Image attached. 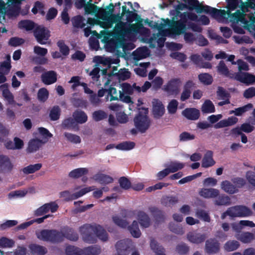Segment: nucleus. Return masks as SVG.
Returning <instances> with one entry per match:
<instances>
[{
    "label": "nucleus",
    "instance_id": "1",
    "mask_svg": "<svg viewBox=\"0 0 255 255\" xmlns=\"http://www.w3.org/2000/svg\"><path fill=\"white\" fill-rule=\"evenodd\" d=\"M186 4V9L192 11L195 10L197 13H205L210 14L212 17L213 14H217L219 10L208 5H203L198 0H183Z\"/></svg>",
    "mask_w": 255,
    "mask_h": 255
},
{
    "label": "nucleus",
    "instance_id": "2",
    "mask_svg": "<svg viewBox=\"0 0 255 255\" xmlns=\"http://www.w3.org/2000/svg\"><path fill=\"white\" fill-rule=\"evenodd\" d=\"M121 3L118 2L114 5L113 3H110L106 8H101L99 10V14L102 16L103 19L109 17L107 24L109 27H111L114 23H116L117 20L121 19L122 16H120V13L117 14H113L115 7H119V12H120Z\"/></svg>",
    "mask_w": 255,
    "mask_h": 255
},
{
    "label": "nucleus",
    "instance_id": "3",
    "mask_svg": "<svg viewBox=\"0 0 255 255\" xmlns=\"http://www.w3.org/2000/svg\"><path fill=\"white\" fill-rule=\"evenodd\" d=\"M37 238L44 242L58 244L62 242V232L56 229H43L36 233Z\"/></svg>",
    "mask_w": 255,
    "mask_h": 255
},
{
    "label": "nucleus",
    "instance_id": "4",
    "mask_svg": "<svg viewBox=\"0 0 255 255\" xmlns=\"http://www.w3.org/2000/svg\"><path fill=\"white\" fill-rule=\"evenodd\" d=\"M97 224H85L80 227L79 231L83 241L88 244H94L96 242V233L97 230Z\"/></svg>",
    "mask_w": 255,
    "mask_h": 255
},
{
    "label": "nucleus",
    "instance_id": "5",
    "mask_svg": "<svg viewBox=\"0 0 255 255\" xmlns=\"http://www.w3.org/2000/svg\"><path fill=\"white\" fill-rule=\"evenodd\" d=\"M219 11L216 12L217 14H213L212 17L216 19H227L230 18L231 22L242 21L244 18V14L241 12L240 10H237L235 13H232L231 11H226L224 9H219Z\"/></svg>",
    "mask_w": 255,
    "mask_h": 255
},
{
    "label": "nucleus",
    "instance_id": "6",
    "mask_svg": "<svg viewBox=\"0 0 255 255\" xmlns=\"http://www.w3.org/2000/svg\"><path fill=\"white\" fill-rule=\"evenodd\" d=\"M116 22L114 28V33L119 37H123L131 32H135L136 31L135 24L128 25L127 23L122 22L121 21V19L117 20Z\"/></svg>",
    "mask_w": 255,
    "mask_h": 255
},
{
    "label": "nucleus",
    "instance_id": "7",
    "mask_svg": "<svg viewBox=\"0 0 255 255\" xmlns=\"http://www.w3.org/2000/svg\"><path fill=\"white\" fill-rule=\"evenodd\" d=\"M118 255H128L135 249V246L131 240L126 239L117 242L115 245Z\"/></svg>",
    "mask_w": 255,
    "mask_h": 255
},
{
    "label": "nucleus",
    "instance_id": "8",
    "mask_svg": "<svg viewBox=\"0 0 255 255\" xmlns=\"http://www.w3.org/2000/svg\"><path fill=\"white\" fill-rule=\"evenodd\" d=\"M133 122L134 126L141 133H144L149 128L150 122L146 115H142L140 113L136 116Z\"/></svg>",
    "mask_w": 255,
    "mask_h": 255
},
{
    "label": "nucleus",
    "instance_id": "9",
    "mask_svg": "<svg viewBox=\"0 0 255 255\" xmlns=\"http://www.w3.org/2000/svg\"><path fill=\"white\" fill-rule=\"evenodd\" d=\"M231 79L235 80L249 86L255 83V75L248 72L239 71L234 73Z\"/></svg>",
    "mask_w": 255,
    "mask_h": 255
},
{
    "label": "nucleus",
    "instance_id": "10",
    "mask_svg": "<svg viewBox=\"0 0 255 255\" xmlns=\"http://www.w3.org/2000/svg\"><path fill=\"white\" fill-rule=\"evenodd\" d=\"M33 35L37 41L40 44H45L50 36V31L43 26H38L33 31Z\"/></svg>",
    "mask_w": 255,
    "mask_h": 255
},
{
    "label": "nucleus",
    "instance_id": "11",
    "mask_svg": "<svg viewBox=\"0 0 255 255\" xmlns=\"http://www.w3.org/2000/svg\"><path fill=\"white\" fill-rule=\"evenodd\" d=\"M187 29V26L180 21L175 20L174 17L172 18V25H171L166 32L171 36H175L183 34Z\"/></svg>",
    "mask_w": 255,
    "mask_h": 255
},
{
    "label": "nucleus",
    "instance_id": "12",
    "mask_svg": "<svg viewBox=\"0 0 255 255\" xmlns=\"http://www.w3.org/2000/svg\"><path fill=\"white\" fill-rule=\"evenodd\" d=\"M232 217H248L252 214V210L248 207L244 205H237L230 207Z\"/></svg>",
    "mask_w": 255,
    "mask_h": 255
},
{
    "label": "nucleus",
    "instance_id": "13",
    "mask_svg": "<svg viewBox=\"0 0 255 255\" xmlns=\"http://www.w3.org/2000/svg\"><path fill=\"white\" fill-rule=\"evenodd\" d=\"M181 81L179 78H172L164 86L163 90L169 95L177 94Z\"/></svg>",
    "mask_w": 255,
    "mask_h": 255
},
{
    "label": "nucleus",
    "instance_id": "14",
    "mask_svg": "<svg viewBox=\"0 0 255 255\" xmlns=\"http://www.w3.org/2000/svg\"><path fill=\"white\" fill-rule=\"evenodd\" d=\"M220 250V244L215 238L208 239L205 242V251L208 254H216Z\"/></svg>",
    "mask_w": 255,
    "mask_h": 255
},
{
    "label": "nucleus",
    "instance_id": "15",
    "mask_svg": "<svg viewBox=\"0 0 255 255\" xmlns=\"http://www.w3.org/2000/svg\"><path fill=\"white\" fill-rule=\"evenodd\" d=\"M42 82L45 85H49L55 83L57 80V73L53 70L45 72L41 76Z\"/></svg>",
    "mask_w": 255,
    "mask_h": 255
},
{
    "label": "nucleus",
    "instance_id": "16",
    "mask_svg": "<svg viewBox=\"0 0 255 255\" xmlns=\"http://www.w3.org/2000/svg\"><path fill=\"white\" fill-rule=\"evenodd\" d=\"M207 236L206 234L197 232H189L187 235V238L191 243L199 244L204 242Z\"/></svg>",
    "mask_w": 255,
    "mask_h": 255
},
{
    "label": "nucleus",
    "instance_id": "17",
    "mask_svg": "<svg viewBox=\"0 0 255 255\" xmlns=\"http://www.w3.org/2000/svg\"><path fill=\"white\" fill-rule=\"evenodd\" d=\"M182 114L186 119L191 121L198 120L200 115L199 110L193 108H186L182 111Z\"/></svg>",
    "mask_w": 255,
    "mask_h": 255
},
{
    "label": "nucleus",
    "instance_id": "18",
    "mask_svg": "<svg viewBox=\"0 0 255 255\" xmlns=\"http://www.w3.org/2000/svg\"><path fill=\"white\" fill-rule=\"evenodd\" d=\"M62 234L63 236L62 242L64 241V238L69 241L74 242L78 241L79 239L78 234L73 229L68 227H67L63 229V232H62Z\"/></svg>",
    "mask_w": 255,
    "mask_h": 255
},
{
    "label": "nucleus",
    "instance_id": "19",
    "mask_svg": "<svg viewBox=\"0 0 255 255\" xmlns=\"http://www.w3.org/2000/svg\"><path fill=\"white\" fill-rule=\"evenodd\" d=\"M0 166L3 168L0 169V172L4 173L10 172L13 168L9 158L3 155H0Z\"/></svg>",
    "mask_w": 255,
    "mask_h": 255
},
{
    "label": "nucleus",
    "instance_id": "20",
    "mask_svg": "<svg viewBox=\"0 0 255 255\" xmlns=\"http://www.w3.org/2000/svg\"><path fill=\"white\" fill-rule=\"evenodd\" d=\"M238 122V119L237 118L232 116L228 118L227 119L220 121L214 125V128L217 129L232 126L237 124Z\"/></svg>",
    "mask_w": 255,
    "mask_h": 255
},
{
    "label": "nucleus",
    "instance_id": "21",
    "mask_svg": "<svg viewBox=\"0 0 255 255\" xmlns=\"http://www.w3.org/2000/svg\"><path fill=\"white\" fill-rule=\"evenodd\" d=\"M236 238L244 244L250 243L255 240V235L253 233L249 232H244L241 234H237L236 235Z\"/></svg>",
    "mask_w": 255,
    "mask_h": 255
},
{
    "label": "nucleus",
    "instance_id": "22",
    "mask_svg": "<svg viewBox=\"0 0 255 255\" xmlns=\"http://www.w3.org/2000/svg\"><path fill=\"white\" fill-rule=\"evenodd\" d=\"M131 73L128 69L123 68L120 69L117 73L111 72L108 74V77H111L113 76H116L118 80L120 81H125L130 77Z\"/></svg>",
    "mask_w": 255,
    "mask_h": 255
},
{
    "label": "nucleus",
    "instance_id": "23",
    "mask_svg": "<svg viewBox=\"0 0 255 255\" xmlns=\"http://www.w3.org/2000/svg\"><path fill=\"white\" fill-rule=\"evenodd\" d=\"M213 152L211 150H208L202 160V166L204 168H208L213 166L215 161L213 158Z\"/></svg>",
    "mask_w": 255,
    "mask_h": 255
},
{
    "label": "nucleus",
    "instance_id": "24",
    "mask_svg": "<svg viewBox=\"0 0 255 255\" xmlns=\"http://www.w3.org/2000/svg\"><path fill=\"white\" fill-rule=\"evenodd\" d=\"M137 220L142 228H146L150 225V219L147 214L142 211L138 212Z\"/></svg>",
    "mask_w": 255,
    "mask_h": 255
},
{
    "label": "nucleus",
    "instance_id": "25",
    "mask_svg": "<svg viewBox=\"0 0 255 255\" xmlns=\"http://www.w3.org/2000/svg\"><path fill=\"white\" fill-rule=\"evenodd\" d=\"M149 210L156 223H159L164 221L165 216L162 211L155 207H149Z\"/></svg>",
    "mask_w": 255,
    "mask_h": 255
},
{
    "label": "nucleus",
    "instance_id": "26",
    "mask_svg": "<svg viewBox=\"0 0 255 255\" xmlns=\"http://www.w3.org/2000/svg\"><path fill=\"white\" fill-rule=\"evenodd\" d=\"M72 117L75 120L77 124H83L88 121V116L86 113L80 110H75L73 113Z\"/></svg>",
    "mask_w": 255,
    "mask_h": 255
},
{
    "label": "nucleus",
    "instance_id": "27",
    "mask_svg": "<svg viewBox=\"0 0 255 255\" xmlns=\"http://www.w3.org/2000/svg\"><path fill=\"white\" fill-rule=\"evenodd\" d=\"M218 72L225 77L229 78L231 79V77L233 76L234 73L231 72L224 61L221 60L219 62L218 66H217Z\"/></svg>",
    "mask_w": 255,
    "mask_h": 255
},
{
    "label": "nucleus",
    "instance_id": "28",
    "mask_svg": "<svg viewBox=\"0 0 255 255\" xmlns=\"http://www.w3.org/2000/svg\"><path fill=\"white\" fill-rule=\"evenodd\" d=\"M180 18V19L178 21L183 24H185L186 26H187V23L189 22L188 21V20H190L193 21H195L197 19V15L191 11H186L182 12V13L181 14Z\"/></svg>",
    "mask_w": 255,
    "mask_h": 255
},
{
    "label": "nucleus",
    "instance_id": "29",
    "mask_svg": "<svg viewBox=\"0 0 255 255\" xmlns=\"http://www.w3.org/2000/svg\"><path fill=\"white\" fill-rule=\"evenodd\" d=\"M93 178L101 184H108L114 181L113 177L103 173H97L94 176Z\"/></svg>",
    "mask_w": 255,
    "mask_h": 255
},
{
    "label": "nucleus",
    "instance_id": "30",
    "mask_svg": "<svg viewBox=\"0 0 255 255\" xmlns=\"http://www.w3.org/2000/svg\"><path fill=\"white\" fill-rule=\"evenodd\" d=\"M219 194V191L214 188H203L200 192V195L206 198H214Z\"/></svg>",
    "mask_w": 255,
    "mask_h": 255
},
{
    "label": "nucleus",
    "instance_id": "31",
    "mask_svg": "<svg viewBox=\"0 0 255 255\" xmlns=\"http://www.w3.org/2000/svg\"><path fill=\"white\" fill-rule=\"evenodd\" d=\"M154 117L156 119H159L162 117L165 112V109L162 103L159 101L153 105L152 109Z\"/></svg>",
    "mask_w": 255,
    "mask_h": 255
},
{
    "label": "nucleus",
    "instance_id": "32",
    "mask_svg": "<svg viewBox=\"0 0 255 255\" xmlns=\"http://www.w3.org/2000/svg\"><path fill=\"white\" fill-rule=\"evenodd\" d=\"M231 203L230 198L225 194H221L215 197L214 204L218 206H228Z\"/></svg>",
    "mask_w": 255,
    "mask_h": 255
},
{
    "label": "nucleus",
    "instance_id": "33",
    "mask_svg": "<svg viewBox=\"0 0 255 255\" xmlns=\"http://www.w3.org/2000/svg\"><path fill=\"white\" fill-rule=\"evenodd\" d=\"M42 142L41 140L38 139H31L28 142L27 151L29 153L34 152L38 150Z\"/></svg>",
    "mask_w": 255,
    "mask_h": 255
},
{
    "label": "nucleus",
    "instance_id": "34",
    "mask_svg": "<svg viewBox=\"0 0 255 255\" xmlns=\"http://www.w3.org/2000/svg\"><path fill=\"white\" fill-rule=\"evenodd\" d=\"M222 189L229 194H233L238 192L236 186L229 181L225 180L221 183Z\"/></svg>",
    "mask_w": 255,
    "mask_h": 255
},
{
    "label": "nucleus",
    "instance_id": "35",
    "mask_svg": "<svg viewBox=\"0 0 255 255\" xmlns=\"http://www.w3.org/2000/svg\"><path fill=\"white\" fill-rule=\"evenodd\" d=\"M29 248L31 253L33 254L44 255L47 252V250L45 247L36 244L30 245Z\"/></svg>",
    "mask_w": 255,
    "mask_h": 255
},
{
    "label": "nucleus",
    "instance_id": "36",
    "mask_svg": "<svg viewBox=\"0 0 255 255\" xmlns=\"http://www.w3.org/2000/svg\"><path fill=\"white\" fill-rule=\"evenodd\" d=\"M150 246L151 250L156 253V255H165L164 254L165 250L163 247L160 246L154 239L150 240Z\"/></svg>",
    "mask_w": 255,
    "mask_h": 255
},
{
    "label": "nucleus",
    "instance_id": "37",
    "mask_svg": "<svg viewBox=\"0 0 255 255\" xmlns=\"http://www.w3.org/2000/svg\"><path fill=\"white\" fill-rule=\"evenodd\" d=\"M20 10V7L19 5L13 4L8 5L5 13L9 17L16 16L19 15Z\"/></svg>",
    "mask_w": 255,
    "mask_h": 255
},
{
    "label": "nucleus",
    "instance_id": "38",
    "mask_svg": "<svg viewBox=\"0 0 255 255\" xmlns=\"http://www.w3.org/2000/svg\"><path fill=\"white\" fill-rule=\"evenodd\" d=\"M84 21V18L81 15L74 16L71 19V22L73 27L77 28H84L86 25Z\"/></svg>",
    "mask_w": 255,
    "mask_h": 255
},
{
    "label": "nucleus",
    "instance_id": "39",
    "mask_svg": "<svg viewBox=\"0 0 255 255\" xmlns=\"http://www.w3.org/2000/svg\"><path fill=\"white\" fill-rule=\"evenodd\" d=\"M42 166V164L39 163L34 164H30L26 167H23L21 169V171L25 174H32L39 170Z\"/></svg>",
    "mask_w": 255,
    "mask_h": 255
},
{
    "label": "nucleus",
    "instance_id": "40",
    "mask_svg": "<svg viewBox=\"0 0 255 255\" xmlns=\"http://www.w3.org/2000/svg\"><path fill=\"white\" fill-rule=\"evenodd\" d=\"M253 107V105L250 103L243 107L235 109L234 110L229 111V114H234L236 116H241Z\"/></svg>",
    "mask_w": 255,
    "mask_h": 255
},
{
    "label": "nucleus",
    "instance_id": "41",
    "mask_svg": "<svg viewBox=\"0 0 255 255\" xmlns=\"http://www.w3.org/2000/svg\"><path fill=\"white\" fill-rule=\"evenodd\" d=\"M88 170L86 168H79L72 170L69 173V176L74 179H77L87 174Z\"/></svg>",
    "mask_w": 255,
    "mask_h": 255
},
{
    "label": "nucleus",
    "instance_id": "42",
    "mask_svg": "<svg viewBox=\"0 0 255 255\" xmlns=\"http://www.w3.org/2000/svg\"><path fill=\"white\" fill-rule=\"evenodd\" d=\"M7 61H4L0 63V74L7 75L11 69L10 57L7 56Z\"/></svg>",
    "mask_w": 255,
    "mask_h": 255
},
{
    "label": "nucleus",
    "instance_id": "43",
    "mask_svg": "<svg viewBox=\"0 0 255 255\" xmlns=\"http://www.w3.org/2000/svg\"><path fill=\"white\" fill-rule=\"evenodd\" d=\"M148 49L146 48H138L132 52L133 58L135 61H139L146 57Z\"/></svg>",
    "mask_w": 255,
    "mask_h": 255
},
{
    "label": "nucleus",
    "instance_id": "44",
    "mask_svg": "<svg viewBox=\"0 0 255 255\" xmlns=\"http://www.w3.org/2000/svg\"><path fill=\"white\" fill-rule=\"evenodd\" d=\"M128 229L131 235L136 238L140 237L141 232L138 227V224L136 221H133L132 224L128 225Z\"/></svg>",
    "mask_w": 255,
    "mask_h": 255
},
{
    "label": "nucleus",
    "instance_id": "45",
    "mask_svg": "<svg viewBox=\"0 0 255 255\" xmlns=\"http://www.w3.org/2000/svg\"><path fill=\"white\" fill-rule=\"evenodd\" d=\"M201 110L203 113H212L215 112L214 105L210 100H205L202 106Z\"/></svg>",
    "mask_w": 255,
    "mask_h": 255
},
{
    "label": "nucleus",
    "instance_id": "46",
    "mask_svg": "<svg viewBox=\"0 0 255 255\" xmlns=\"http://www.w3.org/2000/svg\"><path fill=\"white\" fill-rule=\"evenodd\" d=\"M96 230V239L98 238L102 241L106 242L108 240V234L106 231L100 225L98 224Z\"/></svg>",
    "mask_w": 255,
    "mask_h": 255
},
{
    "label": "nucleus",
    "instance_id": "47",
    "mask_svg": "<svg viewBox=\"0 0 255 255\" xmlns=\"http://www.w3.org/2000/svg\"><path fill=\"white\" fill-rule=\"evenodd\" d=\"M101 251V248L98 246H91L83 249L84 255H98Z\"/></svg>",
    "mask_w": 255,
    "mask_h": 255
},
{
    "label": "nucleus",
    "instance_id": "48",
    "mask_svg": "<svg viewBox=\"0 0 255 255\" xmlns=\"http://www.w3.org/2000/svg\"><path fill=\"white\" fill-rule=\"evenodd\" d=\"M62 126L64 128L74 129L77 127V124L73 118L69 117L62 122Z\"/></svg>",
    "mask_w": 255,
    "mask_h": 255
},
{
    "label": "nucleus",
    "instance_id": "49",
    "mask_svg": "<svg viewBox=\"0 0 255 255\" xmlns=\"http://www.w3.org/2000/svg\"><path fill=\"white\" fill-rule=\"evenodd\" d=\"M65 251L67 255H84L83 249L74 246H67Z\"/></svg>",
    "mask_w": 255,
    "mask_h": 255
},
{
    "label": "nucleus",
    "instance_id": "50",
    "mask_svg": "<svg viewBox=\"0 0 255 255\" xmlns=\"http://www.w3.org/2000/svg\"><path fill=\"white\" fill-rule=\"evenodd\" d=\"M135 144L133 141H124L116 146V148L122 150H129L133 149Z\"/></svg>",
    "mask_w": 255,
    "mask_h": 255
},
{
    "label": "nucleus",
    "instance_id": "51",
    "mask_svg": "<svg viewBox=\"0 0 255 255\" xmlns=\"http://www.w3.org/2000/svg\"><path fill=\"white\" fill-rule=\"evenodd\" d=\"M199 81L205 85H211L213 82L212 76L208 73H201L198 75Z\"/></svg>",
    "mask_w": 255,
    "mask_h": 255
},
{
    "label": "nucleus",
    "instance_id": "52",
    "mask_svg": "<svg viewBox=\"0 0 255 255\" xmlns=\"http://www.w3.org/2000/svg\"><path fill=\"white\" fill-rule=\"evenodd\" d=\"M178 201V198L175 196H167L161 200V203L165 206L170 207L176 204Z\"/></svg>",
    "mask_w": 255,
    "mask_h": 255
},
{
    "label": "nucleus",
    "instance_id": "53",
    "mask_svg": "<svg viewBox=\"0 0 255 255\" xmlns=\"http://www.w3.org/2000/svg\"><path fill=\"white\" fill-rule=\"evenodd\" d=\"M72 103L75 108H86L88 106V101L83 98H73Z\"/></svg>",
    "mask_w": 255,
    "mask_h": 255
},
{
    "label": "nucleus",
    "instance_id": "54",
    "mask_svg": "<svg viewBox=\"0 0 255 255\" xmlns=\"http://www.w3.org/2000/svg\"><path fill=\"white\" fill-rule=\"evenodd\" d=\"M240 247L239 243L235 240L229 241L224 245V249L227 252L236 250Z\"/></svg>",
    "mask_w": 255,
    "mask_h": 255
},
{
    "label": "nucleus",
    "instance_id": "55",
    "mask_svg": "<svg viewBox=\"0 0 255 255\" xmlns=\"http://www.w3.org/2000/svg\"><path fill=\"white\" fill-rule=\"evenodd\" d=\"M120 187L126 190H128L131 187V183L130 180L125 176L121 177L118 180Z\"/></svg>",
    "mask_w": 255,
    "mask_h": 255
},
{
    "label": "nucleus",
    "instance_id": "56",
    "mask_svg": "<svg viewBox=\"0 0 255 255\" xmlns=\"http://www.w3.org/2000/svg\"><path fill=\"white\" fill-rule=\"evenodd\" d=\"M60 109L59 106H54L50 111L49 117L51 121H54L58 120L60 116Z\"/></svg>",
    "mask_w": 255,
    "mask_h": 255
},
{
    "label": "nucleus",
    "instance_id": "57",
    "mask_svg": "<svg viewBox=\"0 0 255 255\" xmlns=\"http://www.w3.org/2000/svg\"><path fill=\"white\" fill-rule=\"evenodd\" d=\"M19 27L25 29L27 31L32 30L34 28V23L29 20H21L18 23Z\"/></svg>",
    "mask_w": 255,
    "mask_h": 255
},
{
    "label": "nucleus",
    "instance_id": "58",
    "mask_svg": "<svg viewBox=\"0 0 255 255\" xmlns=\"http://www.w3.org/2000/svg\"><path fill=\"white\" fill-rule=\"evenodd\" d=\"M108 117L107 113L102 110H98L92 114L93 119L96 122H99L106 119Z\"/></svg>",
    "mask_w": 255,
    "mask_h": 255
},
{
    "label": "nucleus",
    "instance_id": "59",
    "mask_svg": "<svg viewBox=\"0 0 255 255\" xmlns=\"http://www.w3.org/2000/svg\"><path fill=\"white\" fill-rule=\"evenodd\" d=\"M190 250L189 247L184 243H181L176 247V252L181 255L187 254Z\"/></svg>",
    "mask_w": 255,
    "mask_h": 255
},
{
    "label": "nucleus",
    "instance_id": "60",
    "mask_svg": "<svg viewBox=\"0 0 255 255\" xmlns=\"http://www.w3.org/2000/svg\"><path fill=\"white\" fill-rule=\"evenodd\" d=\"M1 87H5L2 90V96L7 101L9 104H12L14 102V97L12 93L7 89L6 84H3L1 86Z\"/></svg>",
    "mask_w": 255,
    "mask_h": 255
},
{
    "label": "nucleus",
    "instance_id": "61",
    "mask_svg": "<svg viewBox=\"0 0 255 255\" xmlns=\"http://www.w3.org/2000/svg\"><path fill=\"white\" fill-rule=\"evenodd\" d=\"M49 92L45 88L39 89L37 93L38 100L42 102H45L48 98Z\"/></svg>",
    "mask_w": 255,
    "mask_h": 255
},
{
    "label": "nucleus",
    "instance_id": "62",
    "mask_svg": "<svg viewBox=\"0 0 255 255\" xmlns=\"http://www.w3.org/2000/svg\"><path fill=\"white\" fill-rule=\"evenodd\" d=\"M112 219L114 223L121 228H126L128 225V223L126 220L121 218L118 216H113Z\"/></svg>",
    "mask_w": 255,
    "mask_h": 255
},
{
    "label": "nucleus",
    "instance_id": "63",
    "mask_svg": "<svg viewBox=\"0 0 255 255\" xmlns=\"http://www.w3.org/2000/svg\"><path fill=\"white\" fill-rule=\"evenodd\" d=\"M227 3V8L228 10H234L236 9L239 5V3L244 4L242 0H226Z\"/></svg>",
    "mask_w": 255,
    "mask_h": 255
},
{
    "label": "nucleus",
    "instance_id": "64",
    "mask_svg": "<svg viewBox=\"0 0 255 255\" xmlns=\"http://www.w3.org/2000/svg\"><path fill=\"white\" fill-rule=\"evenodd\" d=\"M196 215L198 218L205 222H210L211 221V218L209 214L204 210H197L196 212Z\"/></svg>",
    "mask_w": 255,
    "mask_h": 255
}]
</instances>
